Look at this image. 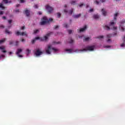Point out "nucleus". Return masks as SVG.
Here are the masks:
<instances>
[{
  "label": "nucleus",
  "instance_id": "obj_1",
  "mask_svg": "<svg viewBox=\"0 0 125 125\" xmlns=\"http://www.w3.org/2000/svg\"><path fill=\"white\" fill-rule=\"evenodd\" d=\"M52 21H53V19L50 18L48 20L46 17H43L41 19V22H40V25L41 26H44V25H46V24L49 23V22H51Z\"/></svg>",
  "mask_w": 125,
  "mask_h": 125
},
{
  "label": "nucleus",
  "instance_id": "obj_2",
  "mask_svg": "<svg viewBox=\"0 0 125 125\" xmlns=\"http://www.w3.org/2000/svg\"><path fill=\"white\" fill-rule=\"evenodd\" d=\"M7 3H11V1H8V0H3L1 3H0V8L2 10H4L5 9V7L3 4H7Z\"/></svg>",
  "mask_w": 125,
  "mask_h": 125
},
{
  "label": "nucleus",
  "instance_id": "obj_3",
  "mask_svg": "<svg viewBox=\"0 0 125 125\" xmlns=\"http://www.w3.org/2000/svg\"><path fill=\"white\" fill-rule=\"evenodd\" d=\"M94 46H87L85 48L83 49H80V50L77 49L76 51H86L87 50H89L90 51H92V50H94Z\"/></svg>",
  "mask_w": 125,
  "mask_h": 125
},
{
  "label": "nucleus",
  "instance_id": "obj_4",
  "mask_svg": "<svg viewBox=\"0 0 125 125\" xmlns=\"http://www.w3.org/2000/svg\"><path fill=\"white\" fill-rule=\"evenodd\" d=\"M46 9L47 10L48 13H49V14H50V13L53 11V8L49 6V5H47L46 6Z\"/></svg>",
  "mask_w": 125,
  "mask_h": 125
},
{
  "label": "nucleus",
  "instance_id": "obj_5",
  "mask_svg": "<svg viewBox=\"0 0 125 125\" xmlns=\"http://www.w3.org/2000/svg\"><path fill=\"white\" fill-rule=\"evenodd\" d=\"M35 54L36 56H40V55H42V52L41 51L40 49H37L35 52Z\"/></svg>",
  "mask_w": 125,
  "mask_h": 125
},
{
  "label": "nucleus",
  "instance_id": "obj_6",
  "mask_svg": "<svg viewBox=\"0 0 125 125\" xmlns=\"http://www.w3.org/2000/svg\"><path fill=\"white\" fill-rule=\"evenodd\" d=\"M51 45H48V48L46 49V53H47V54H50L51 53Z\"/></svg>",
  "mask_w": 125,
  "mask_h": 125
},
{
  "label": "nucleus",
  "instance_id": "obj_7",
  "mask_svg": "<svg viewBox=\"0 0 125 125\" xmlns=\"http://www.w3.org/2000/svg\"><path fill=\"white\" fill-rule=\"evenodd\" d=\"M86 28H87V27L86 26V25H85L83 28H81L79 30V29H78V33H82V32H84V31H85V30H86Z\"/></svg>",
  "mask_w": 125,
  "mask_h": 125
},
{
  "label": "nucleus",
  "instance_id": "obj_8",
  "mask_svg": "<svg viewBox=\"0 0 125 125\" xmlns=\"http://www.w3.org/2000/svg\"><path fill=\"white\" fill-rule=\"evenodd\" d=\"M0 50H2V52H3V53L7 52L6 50H5V47L4 46H0Z\"/></svg>",
  "mask_w": 125,
  "mask_h": 125
},
{
  "label": "nucleus",
  "instance_id": "obj_9",
  "mask_svg": "<svg viewBox=\"0 0 125 125\" xmlns=\"http://www.w3.org/2000/svg\"><path fill=\"white\" fill-rule=\"evenodd\" d=\"M51 34H52V32L47 33V34L44 37V38L45 41H46V40H47V39H48V37H49V36L51 35Z\"/></svg>",
  "mask_w": 125,
  "mask_h": 125
},
{
  "label": "nucleus",
  "instance_id": "obj_10",
  "mask_svg": "<svg viewBox=\"0 0 125 125\" xmlns=\"http://www.w3.org/2000/svg\"><path fill=\"white\" fill-rule=\"evenodd\" d=\"M25 13L26 16H27V17H29V16H30V10H26L25 11Z\"/></svg>",
  "mask_w": 125,
  "mask_h": 125
},
{
  "label": "nucleus",
  "instance_id": "obj_11",
  "mask_svg": "<svg viewBox=\"0 0 125 125\" xmlns=\"http://www.w3.org/2000/svg\"><path fill=\"white\" fill-rule=\"evenodd\" d=\"M100 18V16L98 15V14L94 15L93 16V18L96 20L99 19Z\"/></svg>",
  "mask_w": 125,
  "mask_h": 125
},
{
  "label": "nucleus",
  "instance_id": "obj_12",
  "mask_svg": "<svg viewBox=\"0 0 125 125\" xmlns=\"http://www.w3.org/2000/svg\"><path fill=\"white\" fill-rule=\"evenodd\" d=\"M102 12L104 16H106L107 15V12H106L104 9H102Z\"/></svg>",
  "mask_w": 125,
  "mask_h": 125
},
{
  "label": "nucleus",
  "instance_id": "obj_13",
  "mask_svg": "<svg viewBox=\"0 0 125 125\" xmlns=\"http://www.w3.org/2000/svg\"><path fill=\"white\" fill-rule=\"evenodd\" d=\"M21 36H25V37H28V34L26 32H22L21 33Z\"/></svg>",
  "mask_w": 125,
  "mask_h": 125
},
{
  "label": "nucleus",
  "instance_id": "obj_14",
  "mask_svg": "<svg viewBox=\"0 0 125 125\" xmlns=\"http://www.w3.org/2000/svg\"><path fill=\"white\" fill-rule=\"evenodd\" d=\"M81 15H82L81 14H79L74 16V18H75L76 19H77L78 18H80V17H81Z\"/></svg>",
  "mask_w": 125,
  "mask_h": 125
},
{
  "label": "nucleus",
  "instance_id": "obj_15",
  "mask_svg": "<svg viewBox=\"0 0 125 125\" xmlns=\"http://www.w3.org/2000/svg\"><path fill=\"white\" fill-rule=\"evenodd\" d=\"M68 42L69 43H73V42H74V40H73L72 39V38H69V39H68Z\"/></svg>",
  "mask_w": 125,
  "mask_h": 125
},
{
  "label": "nucleus",
  "instance_id": "obj_16",
  "mask_svg": "<svg viewBox=\"0 0 125 125\" xmlns=\"http://www.w3.org/2000/svg\"><path fill=\"white\" fill-rule=\"evenodd\" d=\"M104 30H107V31H109V30H110V27L105 25L104 26Z\"/></svg>",
  "mask_w": 125,
  "mask_h": 125
},
{
  "label": "nucleus",
  "instance_id": "obj_17",
  "mask_svg": "<svg viewBox=\"0 0 125 125\" xmlns=\"http://www.w3.org/2000/svg\"><path fill=\"white\" fill-rule=\"evenodd\" d=\"M22 52V50L21 49H18L17 51V55H19V53Z\"/></svg>",
  "mask_w": 125,
  "mask_h": 125
},
{
  "label": "nucleus",
  "instance_id": "obj_18",
  "mask_svg": "<svg viewBox=\"0 0 125 125\" xmlns=\"http://www.w3.org/2000/svg\"><path fill=\"white\" fill-rule=\"evenodd\" d=\"M118 15H119V13H116L114 14V20H117V17H118Z\"/></svg>",
  "mask_w": 125,
  "mask_h": 125
},
{
  "label": "nucleus",
  "instance_id": "obj_19",
  "mask_svg": "<svg viewBox=\"0 0 125 125\" xmlns=\"http://www.w3.org/2000/svg\"><path fill=\"white\" fill-rule=\"evenodd\" d=\"M76 0H72L71 2H70V3L71 4H72L73 5H75V4H76Z\"/></svg>",
  "mask_w": 125,
  "mask_h": 125
},
{
  "label": "nucleus",
  "instance_id": "obj_20",
  "mask_svg": "<svg viewBox=\"0 0 125 125\" xmlns=\"http://www.w3.org/2000/svg\"><path fill=\"white\" fill-rule=\"evenodd\" d=\"M40 32V30H39V29H36L34 30V34H38V33H39Z\"/></svg>",
  "mask_w": 125,
  "mask_h": 125
},
{
  "label": "nucleus",
  "instance_id": "obj_21",
  "mask_svg": "<svg viewBox=\"0 0 125 125\" xmlns=\"http://www.w3.org/2000/svg\"><path fill=\"white\" fill-rule=\"evenodd\" d=\"M89 40H90V38L89 37L85 38L84 39V42H87V41H89Z\"/></svg>",
  "mask_w": 125,
  "mask_h": 125
},
{
  "label": "nucleus",
  "instance_id": "obj_22",
  "mask_svg": "<svg viewBox=\"0 0 125 125\" xmlns=\"http://www.w3.org/2000/svg\"><path fill=\"white\" fill-rule=\"evenodd\" d=\"M120 27H121V29L122 30V31H123V32H125V26H120Z\"/></svg>",
  "mask_w": 125,
  "mask_h": 125
},
{
  "label": "nucleus",
  "instance_id": "obj_23",
  "mask_svg": "<svg viewBox=\"0 0 125 125\" xmlns=\"http://www.w3.org/2000/svg\"><path fill=\"white\" fill-rule=\"evenodd\" d=\"M16 35L17 36H21V32L20 31H17L16 32Z\"/></svg>",
  "mask_w": 125,
  "mask_h": 125
},
{
  "label": "nucleus",
  "instance_id": "obj_24",
  "mask_svg": "<svg viewBox=\"0 0 125 125\" xmlns=\"http://www.w3.org/2000/svg\"><path fill=\"white\" fill-rule=\"evenodd\" d=\"M106 37L108 39H110V38H112V37H113V35L108 34V35H107Z\"/></svg>",
  "mask_w": 125,
  "mask_h": 125
},
{
  "label": "nucleus",
  "instance_id": "obj_25",
  "mask_svg": "<svg viewBox=\"0 0 125 125\" xmlns=\"http://www.w3.org/2000/svg\"><path fill=\"white\" fill-rule=\"evenodd\" d=\"M5 32L6 34H12V33H11V32L9 31L8 30H7V29H6Z\"/></svg>",
  "mask_w": 125,
  "mask_h": 125
},
{
  "label": "nucleus",
  "instance_id": "obj_26",
  "mask_svg": "<svg viewBox=\"0 0 125 125\" xmlns=\"http://www.w3.org/2000/svg\"><path fill=\"white\" fill-rule=\"evenodd\" d=\"M73 10H73V9H72L71 10H70L69 11V14H70V15H72V14H73Z\"/></svg>",
  "mask_w": 125,
  "mask_h": 125
},
{
  "label": "nucleus",
  "instance_id": "obj_27",
  "mask_svg": "<svg viewBox=\"0 0 125 125\" xmlns=\"http://www.w3.org/2000/svg\"><path fill=\"white\" fill-rule=\"evenodd\" d=\"M65 51H69V52H70V53H71V52H72V51H73V50L72 49H66Z\"/></svg>",
  "mask_w": 125,
  "mask_h": 125
},
{
  "label": "nucleus",
  "instance_id": "obj_28",
  "mask_svg": "<svg viewBox=\"0 0 125 125\" xmlns=\"http://www.w3.org/2000/svg\"><path fill=\"white\" fill-rule=\"evenodd\" d=\"M63 26L64 28H68V24L67 23H64Z\"/></svg>",
  "mask_w": 125,
  "mask_h": 125
},
{
  "label": "nucleus",
  "instance_id": "obj_29",
  "mask_svg": "<svg viewBox=\"0 0 125 125\" xmlns=\"http://www.w3.org/2000/svg\"><path fill=\"white\" fill-rule=\"evenodd\" d=\"M5 42V39H2L1 40H0V43H2V42Z\"/></svg>",
  "mask_w": 125,
  "mask_h": 125
},
{
  "label": "nucleus",
  "instance_id": "obj_30",
  "mask_svg": "<svg viewBox=\"0 0 125 125\" xmlns=\"http://www.w3.org/2000/svg\"><path fill=\"white\" fill-rule=\"evenodd\" d=\"M104 48H109V47H111V46H110V45H104Z\"/></svg>",
  "mask_w": 125,
  "mask_h": 125
},
{
  "label": "nucleus",
  "instance_id": "obj_31",
  "mask_svg": "<svg viewBox=\"0 0 125 125\" xmlns=\"http://www.w3.org/2000/svg\"><path fill=\"white\" fill-rule=\"evenodd\" d=\"M54 29L56 30V29H58V28H59V25H55L54 26Z\"/></svg>",
  "mask_w": 125,
  "mask_h": 125
},
{
  "label": "nucleus",
  "instance_id": "obj_32",
  "mask_svg": "<svg viewBox=\"0 0 125 125\" xmlns=\"http://www.w3.org/2000/svg\"><path fill=\"white\" fill-rule=\"evenodd\" d=\"M115 24V22L112 21L110 23V26H112Z\"/></svg>",
  "mask_w": 125,
  "mask_h": 125
},
{
  "label": "nucleus",
  "instance_id": "obj_33",
  "mask_svg": "<svg viewBox=\"0 0 125 125\" xmlns=\"http://www.w3.org/2000/svg\"><path fill=\"white\" fill-rule=\"evenodd\" d=\"M52 50H54L55 52H56V51H58V50L57 49H55V48H52Z\"/></svg>",
  "mask_w": 125,
  "mask_h": 125
},
{
  "label": "nucleus",
  "instance_id": "obj_34",
  "mask_svg": "<svg viewBox=\"0 0 125 125\" xmlns=\"http://www.w3.org/2000/svg\"><path fill=\"white\" fill-rule=\"evenodd\" d=\"M57 15H58V18H60V17H61V13H58Z\"/></svg>",
  "mask_w": 125,
  "mask_h": 125
},
{
  "label": "nucleus",
  "instance_id": "obj_35",
  "mask_svg": "<svg viewBox=\"0 0 125 125\" xmlns=\"http://www.w3.org/2000/svg\"><path fill=\"white\" fill-rule=\"evenodd\" d=\"M26 52H27V53L29 54V53H31V50H30L29 49H27Z\"/></svg>",
  "mask_w": 125,
  "mask_h": 125
},
{
  "label": "nucleus",
  "instance_id": "obj_36",
  "mask_svg": "<svg viewBox=\"0 0 125 125\" xmlns=\"http://www.w3.org/2000/svg\"><path fill=\"white\" fill-rule=\"evenodd\" d=\"M103 38H104L103 36H98L97 38L101 39H103Z\"/></svg>",
  "mask_w": 125,
  "mask_h": 125
},
{
  "label": "nucleus",
  "instance_id": "obj_37",
  "mask_svg": "<svg viewBox=\"0 0 125 125\" xmlns=\"http://www.w3.org/2000/svg\"><path fill=\"white\" fill-rule=\"evenodd\" d=\"M3 13H4V11H0V15H2V14H3Z\"/></svg>",
  "mask_w": 125,
  "mask_h": 125
},
{
  "label": "nucleus",
  "instance_id": "obj_38",
  "mask_svg": "<svg viewBox=\"0 0 125 125\" xmlns=\"http://www.w3.org/2000/svg\"><path fill=\"white\" fill-rule=\"evenodd\" d=\"M21 3H24L25 2V0H20Z\"/></svg>",
  "mask_w": 125,
  "mask_h": 125
},
{
  "label": "nucleus",
  "instance_id": "obj_39",
  "mask_svg": "<svg viewBox=\"0 0 125 125\" xmlns=\"http://www.w3.org/2000/svg\"><path fill=\"white\" fill-rule=\"evenodd\" d=\"M18 44H19V42L16 41V42L15 45H16V46H17V45H18Z\"/></svg>",
  "mask_w": 125,
  "mask_h": 125
},
{
  "label": "nucleus",
  "instance_id": "obj_40",
  "mask_svg": "<svg viewBox=\"0 0 125 125\" xmlns=\"http://www.w3.org/2000/svg\"><path fill=\"white\" fill-rule=\"evenodd\" d=\"M36 42V40L34 39L32 41V43L34 44Z\"/></svg>",
  "mask_w": 125,
  "mask_h": 125
},
{
  "label": "nucleus",
  "instance_id": "obj_41",
  "mask_svg": "<svg viewBox=\"0 0 125 125\" xmlns=\"http://www.w3.org/2000/svg\"><path fill=\"white\" fill-rule=\"evenodd\" d=\"M95 3H96V4H99V1L96 0L95 1Z\"/></svg>",
  "mask_w": 125,
  "mask_h": 125
},
{
  "label": "nucleus",
  "instance_id": "obj_42",
  "mask_svg": "<svg viewBox=\"0 0 125 125\" xmlns=\"http://www.w3.org/2000/svg\"><path fill=\"white\" fill-rule=\"evenodd\" d=\"M61 42H53V43H56L57 44H58L59 43H61Z\"/></svg>",
  "mask_w": 125,
  "mask_h": 125
},
{
  "label": "nucleus",
  "instance_id": "obj_43",
  "mask_svg": "<svg viewBox=\"0 0 125 125\" xmlns=\"http://www.w3.org/2000/svg\"><path fill=\"white\" fill-rule=\"evenodd\" d=\"M68 34H72V30H69L68 31Z\"/></svg>",
  "mask_w": 125,
  "mask_h": 125
},
{
  "label": "nucleus",
  "instance_id": "obj_44",
  "mask_svg": "<svg viewBox=\"0 0 125 125\" xmlns=\"http://www.w3.org/2000/svg\"><path fill=\"white\" fill-rule=\"evenodd\" d=\"M3 57H5V56L4 55H1V56H0V59Z\"/></svg>",
  "mask_w": 125,
  "mask_h": 125
},
{
  "label": "nucleus",
  "instance_id": "obj_45",
  "mask_svg": "<svg viewBox=\"0 0 125 125\" xmlns=\"http://www.w3.org/2000/svg\"><path fill=\"white\" fill-rule=\"evenodd\" d=\"M121 46L122 47H124V46H125V43H123L121 44Z\"/></svg>",
  "mask_w": 125,
  "mask_h": 125
},
{
  "label": "nucleus",
  "instance_id": "obj_46",
  "mask_svg": "<svg viewBox=\"0 0 125 125\" xmlns=\"http://www.w3.org/2000/svg\"><path fill=\"white\" fill-rule=\"evenodd\" d=\"M9 24H10L11 23H12V20H10L8 21Z\"/></svg>",
  "mask_w": 125,
  "mask_h": 125
},
{
  "label": "nucleus",
  "instance_id": "obj_47",
  "mask_svg": "<svg viewBox=\"0 0 125 125\" xmlns=\"http://www.w3.org/2000/svg\"><path fill=\"white\" fill-rule=\"evenodd\" d=\"M113 30H117V29H118V27H117L113 26Z\"/></svg>",
  "mask_w": 125,
  "mask_h": 125
},
{
  "label": "nucleus",
  "instance_id": "obj_48",
  "mask_svg": "<svg viewBox=\"0 0 125 125\" xmlns=\"http://www.w3.org/2000/svg\"><path fill=\"white\" fill-rule=\"evenodd\" d=\"M34 7H35V8H38L39 7V6H38V5H35Z\"/></svg>",
  "mask_w": 125,
  "mask_h": 125
},
{
  "label": "nucleus",
  "instance_id": "obj_49",
  "mask_svg": "<svg viewBox=\"0 0 125 125\" xmlns=\"http://www.w3.org/2000/svg\"><path fill=\"white\" fill-rule=\"evenodd\" d=\"M0 28H1L2 29H3L4 28V26L1 25L0 26Z\"/></svg>",
  "mask_w": 125,
  "mask_h": 125
},
{
  "label": "nucleus",
  "instance_id": "obj_50",
  "mask_svg": "<svg viewBox=\"0 0 125 125\" xmlns=\"http://www.w3.org/2000/svg\"><path fill=\"white\" fill-rule=\"evenodd\" d=\"M36 40H40V37H37L35 38V41H36Z\"/></svg>",
  "mask_w": 125,
  "mask_h": 125
},
{
  "label": "nucleus",
  "instance_id": "obj_51",
  "mask_svg": "<svg viewBox=\"0 0 125 125\" xmlns=\"http://www.w3.org/2000/svg\"><path fill=\"white\" fill-rule=\"evenodd\" d=\"M83 3H82L81 4L79 5V7H82V6H83Z\"/></svg>",
  "mask_w": 125,
  "mask_h": 125
},
{
  "label": "nucleus",
  "instance_id": "obj_52",
  "mask_svg": "<svg viewBox=\"0 0 125 125\" xmlns=\"http://www.w3.org/2000/svg\"><path fill=\"white\" fill-rule=\"evenodd\" d=\"M13 44V42L12 41L10 42H9L10 45H11V44Z\"/></svg>",
  "mask_w": 125,
  "mask_h": 125
},
{
  "label": "nucleus",
  "instance_id": "obj_53",
  "mask_svg": "<svg viewBox=\"0 0 125 125\" xmlns=\"http://www.w3.org/2000/svg\"><path fill=\"white\" fill-rule=\"evenodd\" d=\"M64 12H65V13H68V11L67 10L65 9L64 10Z\"/></svg>",
  "mask_w": 125,
  "mask_h": 125
},
{
  "label": "nucleus",
  "instance_id": "obj_54",
  "mask_svg": "<svg viewBox=\"0 0 125 125\" xmlns=\"http://www.w3.org/2000/svg\"><path fill=\"white\" fill-rule=\"evenodd\" d=\"M38 14H39V15H42V12H38Z\"/></svg>",
  "mask_w": 125,
  "mask_h": 125
},
{
  "label": "nucleus",
  "instance_id": "obj_55",
  "mask_svg": "<svg viewBox=\"0 0 125 125\" xmlns=\"http://www.w3.org/2000/svg\"><path fill=\"white\" fill-rule=\"evenodd\" d=\"M25 26H22V27L21 28V30H24V29H25Z\"/></svg>",
  "mask_w": 125,
  "mask_h": 125
},
{
  "label": "nucleus",
  "instance_id": "obj_56",
  "mask_svg": "<svg viewBox=\"0 0 125 125\" xmlns=\"http://www.w3.org/2000/svg\"><path fill=\"white\" fill-rule=\"evenodd\" d=\"M89 11H90V12H92V11H93V9H90L89 10Z\"/></svg>",
  "mask_w": 125,
  "mask_h": 125
},
{
  "label": "nucleus",
  "instance_id": "obj_57",
  "mask_svg": "<svg viewBox=\"0 0 125 125\" xmlns=\"http://www.w3.org/2000/svg\"><path fill=\"white\" fill-rule=\"evenodd\" d=\"M2 19L5 20L6 19V17L5 16L2 17Z\"/></svg>",
  "mask_w": 125,
  "mask_h": 125
},
{
  "label": "nucleus",
  "instance_id": "obj_58",
  "mask_svg": "<svg viewBox=\"0 0 125 125\" xmlns=\"http://www.w3.org/2000/svg\"><path fill=\"white\" fill-rule=\"evenodd\" d=\"M105 0H101V2H105Z\"/></svg>",
  "mask_w": 125,
  "mask_h": 125
},
{
  "label": "nucleus",
  "instance_id": "obj_59",
  "mask_svg": "<svg viewBox=\"0 0 125 125\" xmlns=\"http://www.w3.org/2000/svg\"><path fill=\"white\" fill-rule=\"evenodd\" d=\"M26 40H25V39H22V40H21V42H25Z\"/></svg>",
  "mask_w": 125,
  "mask_h": 125
},
{
  "label": "nucleus",
  "instance_id": "obj_60",
  "mask_svg": "<svg viewBox=\"0 0 125 125\" xmlns=\"http://www.w3.org/2000/svg\"><path fill=\"white\" fill-rule=\"evenodd\" d=\"M107 42H111V39H108V40L107 41Z\"/></svg>",
  "mask_w": 125,
  "mask_h": 125
},
{
  "label": "nucleus",
  "instance_id": "obj_61",
  "mask_svg": "<svg viewBox=\"0 0 125 125\" xmlns=\"http://www.w3.org/2000/svg\"><path fill=\"white\" fill-rule=\"evenodd\" d=\"M19 57H22L23 56L21 55H18Z\"/></svg>",
  "mask_w": 125,
  "mask_h": 125
},
{
  "label": "nucleus",
  "instance_id": "obj_62",
  "mask_svg": "<svg viewBox=\"0 0 125 125\" xmlns=\"http://www.w3.org/2000/svg\"><path fill=\"white\" fill-rule=\"evenodd\" d=\"M123 41L125 42V36H124Z\"/></svg>",
  "mask_w": 125,
  "mask_h": 125
},
{
  "label": "nucleus",
  "instance_id": "obj_63",
  "mask_svg": "<svg viewBox=\"0 0 125 125\" xmlns=\"http://www.w3.org/2000/svg\"><path fill=\"white\" fill-rule=\"evenodd\" d=\"M19 6H20V4H17V7H19Z\"/></svg>",
  "mask_w": 125,
  "mask_h": 125
},
{
  "label": "nucleus",
  "instance_id": "obj_64",
  "mask_svg": "<svg viewBox=\"0 0 125 125\" xmlns=\"http://www.w3.org/2000/svg\"><path fill=\"white\" fill-rule=\"evenodd\" d=\"M16 12H19V9L16 10Z\"/></svg>",
  "mask_w": 125,
  "mask_h": 125
}]
</instances>
